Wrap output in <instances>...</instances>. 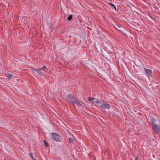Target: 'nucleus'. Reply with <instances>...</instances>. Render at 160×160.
<instances>
[{
  "instance_id": "obj_14",
  "label": "nucleus",
  "mask_w": 160,
  "mask_h": 160,
  "mask_svg": "<svg viewBox=\"0 0 160 160\" xmlns=\"http://www.w3.org/2000/svg\"><path fill=\"white\" fill-rule=\"evenodd\" d=\"M109 4L112 6L113 7H114V8L116 10V8L115 7V6L112 3H109Z\"/></svg>"
},
{
  "instance_id": "obj_17",
  "label": "nucleus",
  "mask_w": 160,
  "mask_h": 160,
  "mask_svg": "<svg viewBox=\"0 0 160 160\" xmlns=\"http://www.w3.org/2000/svg\"><path fill=\"white\" fill-rule=\"evenodd\" d=\"M118 28H120V27H119V26H118Z\"/></svg>"
},
{
  "instance_id": "obj_16",
  "label": "nucleus",
  "mask_w": 160,
  "mask_h": 160,
  "mask_svg": "<svg viewBox=\"0 0 160 160\" xmlns=\"http://www.w3.org/2000/svg\"><path fill=\"white\" fill-rule=\"evenodd\" d=\"M135 160H138V158H136V159H135Z\"/></svg>"
},
{
  "instance_id": "obj_3",
  "label": "nucleus",
  "mask_w": 160,
  "mask_h": 160,
  "mask_svg": "<svg viewBox=\"0 0 160 160\" xmlns=\"http://www.w3.org/2000/svg\"><path fill=\"white\" fill-rule=\"evenodd\" d=\"M51 138L53 140L57 142L60 141L61 138L57 133H52L51 134Z\"/></svg>"
},
{
  "instance_id": "obj_2",
  "label": "nucleus",
  "mask_w": 160,
  "mask_h": 160,
  "mask_svg": "<svg viewBox=\"0 0 160 160\" xmlns=\"http://www.w3.org/2000/svg\"><path fill=\"white\" fill-rule=\"evenodd\" d=\"M88 101H91L94 104L101 103L100 100L97 98L90 97L88 98Z\"/></svg>"
},
{
  "instance_id": "obj_10",
  "label": "nucleus",
  "mask_w": 160,
  "mask_h": 160,
  "mask_svg": "<svg viewBox=\"0 0 160 160\" xmlns=\"http://www.w3.org/2000/svg\"><path fill=\"white\" fill-rule=\"evenodd\" d=\"M6 77L8 79H10L12 76L11 74L9 72H8L6 73Z\"/></svg>"
},
{
  "instance_id": "obj_9",
  "label": "nucleus",
  "mask_w": 160,
  "mask_h": 160,
  "mask_svg": "<svg viewBox=\"0 0 160 160\" xmlns=\"http://www.w3.org/2000/svg\"><path fill=\"white\" fill-rule=\"evenodd\" d=\"M34 71H36L37 72V73L40 76H43V74L42 72L40 70L34 69Z\"/></svg>"
},
{
  "instance_id": "obj_7",
  "label": "nucleus",
  "mask_w": 160,
  "mask_h": 160,
  "mask_svg": "<svg viewBox=\"0 0 160 160\" xmlns=\"http://www.w3.org/2000/svg\"><path fill=\"white\" fill-rule=\"evenodd\" d=\"M145 72L146 74L149 76H151L152 75V71L150 69L145 68Z\"/></svg>"
},
{
  "instance_id": "obj_1",
  "label": "nucleus",
  "mask_w": 160,
  "mask_h": 160,
  "mask_svg": "<svg viewBox=\"0 0 160 160\" xmlns=\"http://www.w3.org/2000/svg\"><path fill=\"white\" fill-rule=\"evenodd\" d=\"M70 102L72 103L74 105H77L78 106H82L83 104L82 102L75 98L74 96Z\"/></svg>"
},
{
  "instance_id": "obj_6",
  "label": "nucleus",
  "mask_w": 160,
  "mask_h": 160,
  "mask_svg": "<svg viewBox=\"0 0 160 160\" xmlns=\"http://www.w3.org/2000/svg\"><path fill=\"white\" fill-rule=\"evenodd\" d=\"M74 96L71 94H68L66 97V99L70 102L72 100Z\"/></svg>"
},
{
  "instance_id": "obj_15",
  "label": "nucleus",
  "mask_w": 160,
  "mask_h": 160,
  "mask_svg": "<svg viewBox=\"0 0 160 160\" xmlns=\"http://www.w3.org/2000/svg\"><path fill=\"white\" fill-rule=\"evenodd\" d=\"M44 144L46 147H47L48 146V144L44 141Z\"/></svg>"
},
{
  "instance_id": "obj_13",
  "label": "nucleus",
  "mask_w": 160,
  "mask_h": 160,
  "mask_svg": "<svg viewBox=\"0 0 160 160\" xmlns=\"http://www.w3.org/2000/svg\"><path fill=\"white\" fill-rule=\"evenodd\" d=\"M46 68V67H42L41 68L39 69L42 71V70H44Z\"/></svg>"
},
{
  "instance_id": "obj_4",
  "label": "nucleus",
  "mask_w": 160,
  "mask_h": 160,
  "mask_svg": "<svg viewBox=\"0 0 160 160\" xmlns=\"http://www.w3.org/2000/svg\"><path fill=\"white\" fill-rule=\"evenodd\" d=\"M153 129L154 133H158L160 131V126L155 125L153 126Z\"/></svg>"
},
{
  "instance_id": "obj_12",
  "label": "nucleus",
  "mask_w": 160,
  "mask_h": 160,
  "mask_svg": "<svg viewBox=\"0 0 160 160\" xmlns=\"http://www.w3.org/2000/svg\"><path fill=\"white\" fill-rule=\"evenodd\" d=\"M72 15H70L69 16L68 18V19L69 21H70L72 19Z\"/></svg>"
},
{
  "instance_id": "obj_8",
  "label": "nucleus",
  "mask_w": 160,
  "mask_h": 160,
  "mask_svg": "<svg viewBox=\"0 0 160 160\" xmlns=\"http://www.w3.org/2000/svg\"><path fill=\"white\" fill-rule=\"evenodd\" d=\"M151 119L152 121L153 126H154V125H157V124L158 123L157 120L155 119L153 117H151Z\"/></svg>"
},
{
  "instance_id": "obj_5",
  "label": "nucleus",
  "mask_w": 160,
  "mask_h": 160,
  "mask_svg": "<svg viewBox=\"0 0 160 160\" xmlns=\"http://www.w3.org/2000/svg\"><path fill=\"white\" fill-rule=\"evenodd\" d=\"M101 107L105 109H108L110 108V106L109 104L107 103H103L101 105Z\"/></svg>"
},
{
  "instance_id": "obj_11",
  "label": "nucleus",
  "mask_w": 160,
  "mask_h": 160,
  "mask_svg": "<svg viewBox=\"0 0 160 160\" xmlns=\"http://www.w3.org/2000/svg\"><path fill=\"white\" fill-rule=\"evenodd\" d=\"M68 142L69 143H73V140L72 138H69L68 140Z\"/></svg>"
}]
</instances>
